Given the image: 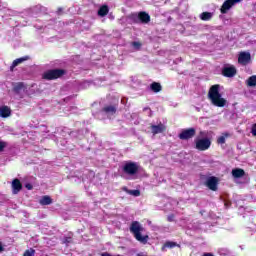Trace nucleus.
I'll list each match as a JSON object with an SVG mask.
<instances>
[{
  "label": "nucleus",
  "mask_w": 256,
  "mask_h": 256,
  "mask_svg": "<svg viewBox=\"0 0 256 256\" xmlns=\"http://www.w3.org/2000/svg\"><path fill=\"white\" fill-rule=\"evenodd\" d=\"M248 87H255L256 86V75H253L247 79Z\"/></svg>",
  "instance_id": "5701e85b"
},
{
  "label": "nucleus",
  "mask_w": 256,
  "mask_h": 256,
  "mask_svg": "<svg viewBox=\"0 0 256 256\" xmlns=\"http://www.w3.org/2000/svg\"><path fill=\"white\" fill-rule=\"evenodd\" d=\"M3 149H5V143L0 142V151H3Z\"/></svg>",
  "instance_id": "c85d7f7f"
},
{
  "label": "nucleus",
  "mask_w": 256,
  "mask_h": 256,
  "mask_svg": "<svg viewBox=\"0 0 256 256\" xmlns=\"http://www.w3.org/2000/svg\"><path fill=\"white\" fill-rule=\"evenodd\" d=\"M251 133H252V135H254V137H256V123L252 126Z\"/></svg>",
  "instance_id": "cd10ccee"
},
{
  "label": "nucleus",
  "mask_w": 256,
  "mask_h": 256,
  "mask_svg": "<svg viewBox=\"0 0 256 256\" xmlns=\"http://www.w3.org/2000/svg\"><path fill=\"white\" fill-rule=\"evenodd\" d=\"M3 251V244L0 242V253Z\"/></svg>",
  "instance_id": "2f4dec72"
},
{
  "label": "nucleus",
  "mask_w": 256,
  "mask_h": 256,
  "mask_svg": "<svg viewBox=\"0 0 256 256\" xmlns=\"http://www.w3.org/2000/svg\"><path fill=\"white\" fill-rule=\"evenodd\" d=\"M144 111H149V113H151V109L149 108H145Z\"/></svg>",
  "instance_id": "72a5a7b5"
},
{
  "label": "nucleus",
  "mask_w": 256,
  "mask_h": 256,
  "mask_svg": "<svg viewBox=\"0 0 256 256\" xmlns=\"http://www.w3.org/2000/svg\"><path fill=\"white\" fill-rule=\"evenodd\" d=\"M168 221H173V216H169Z\"/></svg>",
  "instance_id": "473e14b6"
},
{
  "label": "nucleus",
  "mask_w": 256,
  "mask_h": 256,
  "mask_svg": "<svg viewBox=\"0 0 256 256\" xmlns=\"http://www.w3.org/2000/svg\"><path fill=\"white\" fill-rule=\"evenodd\" d=\"M202 256H213L212 253H204Z\"/></svg>",
  "instance_id": "7c9ffc66"
},
{
  "label": "nucleus",
  "mask_w": 256,
  "mask_h": 256,
  "mask_svg": "<svg viewBox=\"0 0 256 256\" xmlns=\"http://www.w3.org/2000/svg\"><path fill=\"white\" fill-rule=\"evenodd\" d=\"M175 247H177V243L168 241L163 245L162 251H167V249H173Z\"/></svg>",
  "instance_id": "a211bd4d"
},
{
  "label": "nucleus",
  "mask_w": 256,
  "mask_h": 256,
  "mask_svg": "<svg viewBox=\"0 0 256 256\" xmlns=\"http://www.w3.org/2000/svg\"><path fill=\"white\" fill-rule=\"evenodd\" d=\"M151 90L154 91V93H159L161 91V84L154 82L151 84Z\"/></svg>",
  "instance_id": "b1692460"
},
{
  "label": "nucleus",
  "mask_w": 256,
  "mask_h": 256,
  "mask_svg": "<svg viewBox=\"0 0 256 256\" xmlns=\"http://www.w3.org/2000/svg\"><path fill=\"white\" fill-rule=\"evenodd\" d=\"M132 45L136 49H140L141 48V44L139 42H133Z\"/></svg>",
  "instance_id": "bb28decb"
},
{
  "label": "nucleus",
  "mask_w": 256,
  "mask_h": 256,
  "mask_svg": "<svg viewBox=\"0 0 256 256\" xmlns=\"http://www.w3.org/2000/svg\"><path fill=\"white\" fill-rule=\"evenodd\" d=\"M23 256H35V250L33 248H30L24 252Z\"/></svg>",
  "instance_id": "393cba45"
},
{
  "label": "nucleus",
  "mask_w": 256,
  "mask_h": 256,
  "mask_svg": "<svg viewBox=\"0 0 256 256\" xmlns=\"http://www.w3.org/2000/svg\"><path fill=\"white\" fill-rule=\"evenodd\" d=\"M12 189L15 195H17V193L23 189V185H21V181H19V179H14L12 181Z\"/></svg>",
  "instance_id": "4468645a"
},
{
  "label": "nucleus",
  "mask_w": 256,
  "mask_h": 256,
  "mask_svg": "<svg viewBox=\"0 0 256 256\" xmlns=\"http://www.w3.org/2000/svg\"><path fill=\"white\" fill-rule=\"evenodd\" d=\"M123 191H126L128 195H133V197H139V195H141L139 190H129L126 187L123 188Z\"/></svg>",
  "instance_id": "aec40b11"
},
{
  "label": "nucleus",
  "mask_w": 256,
  "mask_h": 256,
  "mask_svg": "<svg viewBox=\"0 0 256 256\" xmlns=\"http://www.w3.org/2000/svg\"><path fill=\"white\" fill-rule=\"evenodd\" d=\"M138 19L141 21V23H149V21H151V17L145 12H140L138 14Z\"/></svg>",
  "instance_id": "dca6fc26"
},
{
  "label": "nucleus",
  "mask_w": 256,
  "mask_h": 256,
  "mask_svg": "<svg viewBox=\"0 0 256 256\" xmlns=\"http://www.w3.org/2000/svg\"><path fill=\"white\" fill-rule=\"evenodd\" d=\"M195 137V128H190L183 130L182 133L179 134V138L182 140H187Z\"/></svg>",
  "instance_id": "1a4fd4ad"
},
{
  "label": "nucleus",
  "mask_w": 256,
  "mask_h": 256,
  "mask_svg": "<svg viewBox=\"0 0 256 256\" xmlns=\"http://www.w3.org/2000/svg\"><path fill=\"white\" fill-rule=\"evenodd\" d=\"M107 13H109V8L107 6H102L99 10H98V15L100 17H105V15H107Z\"/></svg>",
  "instance_id": "4be33fe9"
},
{
  "label": "nucleus",
  "mask_w": 256,
  "mask_h": 256,
  "mask_svg": "<svg viewBox=\"0 0 256 256\" xmlns=\"http://www.w3.org/2000/svg\"><path fill=\"white\" fill-rule=\"evenodd\" d=\"M63 75V70L54 69L48 70L44 72L43 79H47L48 81H52L53 79H59Z\"/></svg>",
  "instance_id": "423d86ee"
},
{
  "label": "nucleus",
  "mask_w": 256,
  "mask_h": 256,
  "mask_svg": "<svg viewBox=\"0 0 256 256\" xmlns=\"http://www.w3.org/2000/svg\"><path fill=\"white\" fill-rule=\"evenodd\" d=\"M243 0H225L220 8V12L225 15L230 11V9H233L237 5V3H241Z\"/></svg>",
  "instance_id": "39448f33"
},
{
  "label": "nucleus",
  "mask_w": 256,
  "mask_h": 256,
  "mask_svg": "<svg viewBox=\"0 0 256 256\" xmlns=\"http://www.w3.org/2000/svg\"><path fill=\"white\" fill-rule=\"evenodd\" d=\"M228 135L225 134V135H222L218 138L217 142L220 144V145H223L225 144V140L227 139Z\"/></svg>",
  "instance_id": "a878e982"
},
{
  "label": "nucleus",
  "mask_w": 256,
  "mask_h": 256,
  "mask_svg": "<svg viewBox=\"0 0 256 256\" xmlns=\"http://www.w3.org/2000/svg\"><path fill=\"white\" fill-rule=\"evenodd\" d=\"M0 117H2L3 119L11 117V108L5 105L0 106Z\"/></svg>",
  "instance_id": "f8f14e48"
},
{
  "label": "nucleus",
  "mask_w": 256,
  "mask_h": 256,
  "mask_svg": "<svg viewBox=\"0 0 256 256\" xmlns=\"http://www.w3.org/2000/svg\"><path fill=\"white\" fill-rule=\"evenodd\" d=\"M208 98L215 107H225L227 100L219 93V85H213L209 89Z\"/></svg>",
  "instance_id": "f257e3e1"
},
{
  "label": "nucleus",
  "mask_w": 256,
  "mask_h": 256,
  "mask_svg": "<svg viewBox=\"0 0 256 256\" xmlns=\"http://www.w3.org/2000/svg\"><path fill=\"white\" fill-rule=\"evenodd\" d=\"M212 17H213V13L211 12H203L202 14H200V19L202 21H209L211 20Z\"/></svg>",
  "instance_id": "6ab92c4d"
},
{
  "label": "nucleus",
  "mask_w": 256,
  "mask_h": 256,
  "mask_svg": "<svg viewBox=\"0 0 256 256\" xmlns=\"http://www.w3.org/2000/svg\"><path fill=\"white\" fill-rule=\"evenodd\" d=\"M26 189H28L29 191H31V189H33V186L31 184H26Z\"/></svg>",
  "instance_id": "c756f323"
},
{
  "label": "nucleus",
  "mask_w": 256,
  "mask_h": 256,
  "mask_svg": "<svg viewBox=\"0 0 256 256\" xmlns=\"http://www.w3.org/2000/svg\"><path fill=\"white\" fill-rule=\"evenodd\" d=\"M138 171L139 165L135 162H126L123 166V172L130 177H133V175H137Z\"/></svg>",
  "instance_id": "7ed1b4c3"
},
{
  "label": "nucleus",
  "mask_w": 256,
  "mask_h": 256,
  "mask_svg": "<svg viewBox=\"0 0 256 256\" xmlns=\"http://www.w3.org/2000/svg\"><path fill=\"white\" fill-rule=\"evenodd\" d=\"M251 62V53L249 52H241L238 56V63L240 65H249Z\"/></svg>",
  "instance_id": "0eeeda50"
},
{
  "label": "nucleus",
  "mask_w": 256,
  "mask_h": 256,
  "mask_svg": "<svg viewBox=\"0 0 256 256\" xmlns=\"http://www.w3.org/2000/svg\"><path fill=\"white\" fill-rule=\"evenodd\" d=\"M219 183V179H217V177H209L206 180V187H208V189H210L211 191H215L217 189V185Z\"/></svg>",
  "instance_id": "9d476101"
},
{
  "label": "nucleus",
  "mask_w": 256,
  "mask_h": 256,
  "mask_svg": "<svg viewBox=\"0 0 256 256\" xmlns=\"http://www.w3.org/2000/svg\"><path fill=\"white\" fill-rule=\"evenodd\" d=\"M40 205H51L53 203V200L49 196H43L39 200Z\"/></svg>",
  "instance_id": "f3484780"
},
{
  "label": "nucleus",
  "mask_w": 256,
  "mask_h": 256,
  "mask_svg": "<svg viewBox=\"0 0 256 256\" xmlns=\"http://www.w3.org/2000/svg\"><path fill=\"white\" fill-rule=\"evenodd\" d=\"M116 112H117V108L113 105H108L104 107L102 110V113H105L107 117H111V115H115Z\"/></svg>",
  "instance_id": "ddd939ff"
},
{
  "label": "nucleus",
  "mask_w": 256,
  "mask_h": 256,
  "mask_svg": "<svg viewBox=\"0 0 256 256\" xmlns=\"http://www.w3.org/2000/svg\"><path fill=\"white\" fill-rule=\"evenodd\" d=\"M222 73L224 77H235L237 75V69L235 66L228 65L223 68Z\"/></svg>",
  "instance_id": "6e6552de"
},
{
  "label": "nucleus",
  "mask_w": 256,
  "mask_h": 256,
  "mask_svg": "<svg viewBox=\"0 0 256 256\" xmlns=\"http://www.w3.org/2000/svg\"><path fill=\"white\" fill-rule=\"evenodd\" d=\"M130 231L133 233L135 239L139 241L140 243H147L149 241V236L148 235H141V231H143V227H141V224L139 222H133L130 226Z\"/></svg>",
  "instance_id": "f03ea898"
},
{
  "label": "nucleus",
  "mask_w": 256,
  "mask_h": 256,
  "mask_svg": "<svg viewBox=\"0 0 256 256\" xmlns=\"http://www.w3.org/2000/svg\"><path fill=\"white\" fill-rule=\"evenodd\" d=\"M244 175L245 171L241 168H236L232 170V177H234V179H241V177H243Z\"/></svg>",
  "instance_id": "2eb2a0df"
},
{
  "label": "nucleus",
  "mask_w": 256,
  "mask_h": 256,
  "mask_svg": "<svg viewBox=\"0 0 256 256\" xmlns=\"http://www.w3.org/2000/svg\"><path fill=\"white\" fill-rule=\"evenodd\" d=\"M27 59H29V57L25 56V57L14 60L12 63V67H17V65H21V63H23L24 61H27Z\"/></svg>",
  "instance_id": "412c9836"
},
{
  "label": "nucleus",
  "mask_w": 256,
  "mask_h": 256,
  "mask_svg": "<svg viewBox=\"0 0 256 256\" xmlns=\"http://www.w3.org/2000/svg\"><path fill=\"white\" fill-rule=\"evenodd\" d=\"M195 145H196V149H198V151H207V149H209V147H211V139L205 137V138H196L195 139Z\"/></svg>",
  "instance_id": "20e7f679"
},
{
  "label": "nucleus",
  "mask_w": 256,
  "mask_h": 256,
  "mask_svg": "<svg viewBox=\"0 0 256 256\" xmlns=\"http://www.w3.org/2000/svg\"><path fill=\"white\" fill-rule=\"evenodd\" d=\"M166 129L167 127L163 123H159L157 125L155 124L151 125V131L153 135H159V133H164Z\"/></svg>",
  "instance_id": "9b49d317"
},
{
  "label": "nucleus",
  "mask_w": 256,
  "mask_h": 256,
  "mask_svg": "<svg viewBox=\"0 0 256 256\" xmlns=\"http://www.w3.org/2000/svg\"><path fill=\"white\" fill-rule=\"evenodd\" d=\"M227 205H228V204H227V202H226V203H225V206L227 207Z\"/></svg>",
  "instance_id": "f704fd0d"
}]
</instances>
